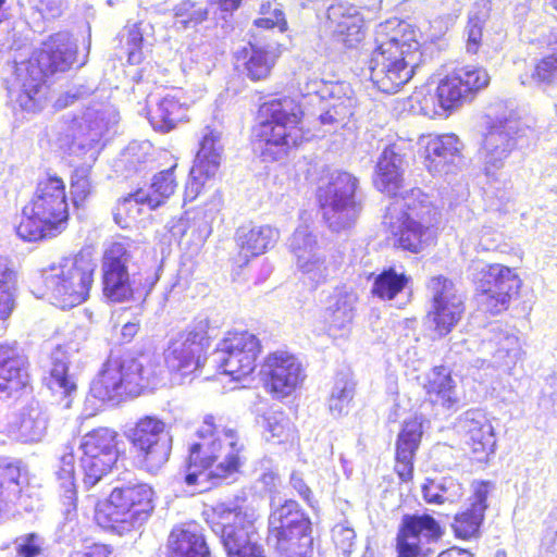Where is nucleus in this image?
Here are the masks:
<instances>
[{
    "instance_id": "1",
    "label": "nucleus",
    "mask_w": 557,
    "mask_h": 557,
    "mask_svg": "<svg viewBox=\"0 0 557 557\" xmlns=\"http://www.w3.org/2000/svg\"><path fill=\"white\" fill-rule=\"evenodd\" d=\"M405 156L397 145L387 146L376 164V188L394 197L383 224L394 237V245L411 252L429 246L436 234L440 212L419 188L403 191Z\"/></svg>"
},
{
    "instance_id": "2",
    "label": "nucleus",
    "mask_w": 557,
    "mask_h": 557,
    "mask_svg": "<svg viewBox=\"0 0 557 557\" xmlns=\"http://www.w3.org/2000/svg\"><path fill=\"white\" fill-rule=\"evenodd\" d=\"M196 436L189 446L184 482L202 493L214 484L211 481L226 479L238 471L244 445L235 430L216 425L213 416L205 418Z\"/></svg>"
},
{
    "instance_id": "3",
    "label": "nucleus",
    "mask_w": 557,
    "mask_h": 557,
    "mask_svg": "<svg viewBox=\"0 0 557 557\" xmlns=\"http://www.w3.org/2000/svg\"><path fill=\"white\" fill-rule=\"evenodd\" d=\"M407 23L397 20L375 28V49L369 61L370 79L382 92L396 94L413 76L420 44Z\"/></svg>"
},
{
    "instance_id": "4",
    "label": "nucleus",
    "mask_w": 557,
    "mask_h": 557,
    "mask_svg": "<svg viewBox=\"0 0 557 557\" xmlns=\"http://www.w3.org/2000/svg\"><path fill=\"white\" fill-rule=\"evenodd\" d=\"M163 368L148 356L109 357L91 382V395L103 401L117 404L125 396L136 397L153 391L163 382Z\"/></svg>"
},
{
    "instance_id": "5",
    "label": "nucleus",
    "mask_w": 557,
    "mask_h": 557,
    "mask_svg": "<svg viewBox=\"0 0 557 557\" xmlns=\"http://www.w3.org/2000/svg\"><path fill=\"white\" fill-rule=\"evenodd\" d=\"M67 218L64 182L59 176H48L38 182L34 197L23 208L16 233L28 242L55 237L65 228Z\"/></svg>"
},
{
    "instance_id": "6",
    "label": "nucleus",
    "mask_w": 557,
    "mask_h": 557,
    "mask_svg": "<svg viewBox=\"0 0 557 557\" xmlns=\"http://www.w3.org/2000/svg\"><path fill=\"white\" fill-rule=\"evenodd\" d=\"M260 115L263 120L255 131V145L264 161L282 159L289 148L306 139V133L298 126L302 111L294 99L269 101L260 108Z\"/></svg>"
},
{
    "instance_id": "7",
    "label": "nucleus",
    "mask_w": 557,
    "mask_h": 557,
    "mask_svg": "<svg viewBox=\"0 0 557 557\" xmlns=\"http://www.w3.org/2000/svg\"><path fill=\"white\" fill-rule=\"evenodd\" d=\"M154 492L135 476L119 480L104 503H97L95 519L104 529L122 534L141 527L151 516Z\"/></svg>"
},
{
    "instance_id": "8",
    "label": "nucleus",
    "mask_w": 557,
    "mask_h": 557,
    "mask_svg": "<svg viewBox=\"0 0 557 557\" xmlns=\"http://www.w3.org/2000/svg\"><path fill=\"white\" fill-rule=\"evenodd\" d=\"M96 268L89 251L61 258L41 271V296L64 310L83 304L89 297Z\"/></svg>"
},
{
    "instance_id": "9",
    "label": "nucleus",
    "mask_w": 557,
    "mask_h": 557,
    "mask_svg": "<svg viewBox=\"0 0 557 557\" xmlns=\"http://www.w3.org/2000/svg\"><path fill=\"white\" fill-rule=\"evenodd\" d=\"M134 246L114 242L104 250L101 263L102 293L111 302L145 299L157 282L158 271L133 272Z\"/></svg>"
},
{
    "instance_id": "10",
    "label": "nucleus",
    "mask_w": 557,
    "mask_h": 557,
    "mask_svg": "<svg viewBox=\"0 0 557 557\" xmlns=\"http://www.w3.org/2000/svg\"><path fill=\"white\" fill-rule=\"evenodd\" d=\"M265 542L275 557H312V523L296 500L271 502Z\"/></svg>"
},
{
    "instance_id": "11",
    "label": "nucleus",
    "mask_w": 557,
    "mask_h": 557,
    "mask_svg": "<svg viewBox=\"0 0 557 557\" xmlns=\"http://www.w3.org/2000/svg\"><path fill=\"white\" fill-rule=\"evenodd\" d=\"M318 199L322 216L332 232L351 228L362 211L359 180L348 172H332L327 183L319 187Z\"/></svg>"
},
{
    "instance_id": "12",
    "label": "nucleus",
    "mask_w": 557,
    "mask_h": 557,
    "mask_svg": "<svg viewBox=\"0 0 557 557\" xmlns=\"http://www.w3.org/2000/svg\"><path fill=\"white\" fill-rule=\"evenodd\" d=\"M213 516L218 521L213 522L212 530L220 536L228 557H265L259 544L255 510L219 504Z\"/></svg>"
},
{
    "instance_id": "13",
    "label": "nucleus",
    "mask_w": 557,
    "mask_h": 557,
    "mask_svg": "<svg viewBox=\"0 0 557 557\" xmlns=\"http://www.w3.org/2000/svg\"><path fill=\"white\" fill-rule=\"evenodd\" d=\"M76 44L67 33H57L35 52L34 61L27 67V75L22 83L18 101L21 107L30 108V102L42 88L45 77L57 72H65L75 61Z\"/></svg>"
},
{
    "instance_id": "14",
    "label": "nucleus",
    "mask_w": 557,
    "mask_h": 557,
    "mask_svg": "<svg viewBox=\"0 0 557 557\" xmlns=\"http://www.w3.org/2000/svg\"><path fill=\"white\" fill-rule=\"evenodd\" d=\"M115 122V114L109 108H88L81 116L64 122L58 137L59 146L70 154L87 156L95 161L102 136Z\"/></svg>"
},
{
    "instance_id": "15",
    "label": "nucleus",
    "mask_w": 557,
    "mask_h": 557,
    "mask_svg": "<svg viewBox=\"0 0 557 557\" xmlns=\"http://www.w3.org/2000/svg\"><path fill=\"white\" fill-rule=\"evenodd\" d=\"M129 441L140 465L149 472H156L169 460L173 436L171 428L154 416L140 418L129 431Z\"/></svg>"
},
{
    "instance_id": "16",
    "label": "nucleus",
    "mask_w": 557,
    "mask_h": 557,
    "mask_svg": "<svg viewBox=\"0 0 557 557\" xmlns=\"http://www.w3.org/2000/svg\"><path fill=\"white\" fill-rule=\"evenodd\" d=\"M260 351L261 344L255 334L232 331L221 339L210 360L221 373L242 380L253 372Z\"/></svg>"
},
{
    "instance_id": "17",
    "label": "nucleus",
    "mask_w": 557,
    "mask_h": 557,
    "mask_svg": "<svg viewBox=\"0 0 557 557\" xmlns=\"http://www.w3.org/2000/svg\"><path fill=\"white\" fill-rule=\"evenodd\" d=\"M79 466L86 488L94 487L117 461V433L109 428H98L82 436Z\"/></svg>"
},
{
    "instance_id": "18",
    "label": "nucleus",
    "mask_w": 557,
    "mask_h": 557,
    "mask_svg": "<svg viewBox=\"0 0 557 557\" xmlns=\"http://www.w3.org/2000/svg\"><path fill=\"white\" fill-rule=\"evenodd\" d=\"M209 321L200 319L190 329L173 337L164 351L166 367L172 372L188 375L198 370L209 347Z\"/></svg>"
},
{
    "instance_id": "19",
    "label": "nucleus",
    "mask_w": 557,
    "mask_h": 557,
    "mask_svg": "<svg viewBox=\"0 0 557 557\" xmlns=\"http://www.w3.org/2000/svg\"><path fill=\"white\" fill-rule=\"evenodd\" d=\"M428 288L432 302L426 320L430 329L438 337H444L460 321L465 311L463 298L457 292L455 284L442 275L432 277Z\"/></svg>"
},
{
    "instance_id": "20",
    "label": "nucleus",
    "mask_w": 557,
    "mask_h": 557,
    "mask_svg": "<svg viewBox=\"0 0 557 557\" xmlns=\"http://www.w3.org/2000/svg\"><path fill=\"white\" fill-rule=\"evenodd\" d=\"M288 247L295 258L296 269L304 280L314 287L326 282L334 272L325 251L319 245L317 235L307 225L295 230L289 238Z\"/></svg>"
},
{
    "instance_id": "21",
    "label": "nucleus",
    "mask_w": 557,
    "mask_h": 557,
    "mask_svg": "<svg viewBox=\"0 0 557 557\" xmlns=\"http://www.w3.org/2000/svg\"><path fill=\"white\" fill-rule=\"evenodd\" d=\"M520 277L508 267L499 263L484 264L478 278L480 306L493 314L506 310L521 287Z\"/></svg>"
},
{
    "instance_id": "22",
    "label": "nucleus",
    "mask_w": 557,
    "mask_h": 557,
    "mask_svg": "<svg viewBox=\"0 0 557 557\" xmlns=\"http://www.w3.org/2000/svg\"><path fill=\"white\" fill-rule=\"evenodd\" d=\"M521 122L512 110L497 115L490 124L484 137L482 161L486 175L502 169L517 145Z\"/></svg>"
},
{
    "instance_id": "23",
    "label": "nucleus",
    "mask_w": 557,
    "mask_h": 557,
    "mask_svg": "<svg viewBox=\"0 0 557 557\" xmlns=\"http://www.w3.org/2000/svg\"><path fill=\"white\" fill-rule=\"evenodd\" d=\"M443 535L440 523L430 515H404L397 533V557H425L431 543Z\"/></svg>"
},
{
    "instance_id": "24",
    "label": "nucleus",
    "mask_w": 557,
    "mask_h": 557,
    "mask_svg": "<svg viewBox=\"0 0 557 557\" xmlns=\"http://www.w3.org/2000/svg\"><path fill=\"white\" fill-rule=\"evenodd\" d=\"M490 83L486 70L474 65L456 67L441 81L436 88V99L444 111H449L472 94L485 88Z\"/></svg>"
},
{
    "instance_id": "25",
    "label": "nucleus",
    "mask_w": 557,
    "mask_h": 557,
    "mask_svg": "<svg viewBox=\"0 0 557 557\" xmlns=\"http://www.w3.org/2000/svg\"><path fill=\"white\" fill-rule=\"evenodd\" d=\"M263 372L269 377L271 392L277 397L290 395L305 379L300 361L286 351L270 355L263 364Z\"/></svg>"
},
{
    "instance_id": "26",
    "label": "nucleus",
    "mask_w": 557,
    "mask_h": 557,
    "mask_svg": "<svg viewBox=\"0 0 557 557\" xmlns=\"http://www.w3.org/2000/svg\"><path fill=\"white\" fill-rule=\"evenodd\" d=\"M462 148L455 134L430 137L425 144L424 165L434 175L453 173L462 164Z\"/></svg>"
},
{
    "instance_id": "27",
    "label": "nucleus",
    "mask_w": 557,
    "mask_h": 557,
    "mask_svg": "<svg viewBox=\"0 0 557 557\" xmlns=\"http://www.w3.org/2000/svg\"><path fill=\"white\" fill-rule=\"evenodd\" d=\"M343 90L341 85L325 84L313 81L306 86L308 96L314 95L320 100L330 97V101L324 107V112L320 114L319 120L322 125H327L331 131H336L345 125L346 121L352 115L354 100L347 96H339Z\"/></svg>"
},
{
    "instance_id": "28",
    "label": "nucleus",
    "mask_w": 557,
    "mask_h": 557,
    "mask_svg": "<svg viewBox=\"0 0 557 557\" xmlns=\"http://www.w3.org/2000/svg\"><path fill=\"white\" fill-rule=\"evenodd\" d=\"M252 37L253 41L239 50L236 58L247 77L257 82L270 75L278 58V50L275 42H261L255 32Z\"/></svg>"
},
{
    "instance_id": "29",
    "label": "nucleus",
    "mask_w": 557,
    "mask_h": 557,
    "mask_svg": "<svg viewBox=\"0 0 557 557\" xmlns=\"http://www.w3.org/2000/svg\"><path fill=\"white\" fill-rule=\"evenodd\" d=\"M493 488L490 482H474L469 506L457 513L451 524L457 537L471 539L478 535L487 508V497Z\"/></svg>"
},
{
    "instance_id": "30",
    "label": "nucleus",
    "mask_w": 557,
    "mask_h": 557,
    "mask_svg": "<svg viewBox=\"0 0 557 557\" xmlns=\"http://www.w3.org/2000/svg\"><path fill=\"white\" fill-rule=\"evenodd\" d=\"M490 335L481 343V351L491 355V359H482L492 367L510 370L521 357L519 338L502 327H493Z\"/></svg>"
},
{
    "instance_id": "31",
    "label": "nucleus",
    "mask_w": 557,
    "mask_h": 557,
    "mask_svg": "<svg viewBox=\"0 0 557 557\" xmlns=\"http://www.w3.org/2000/svg\"><path fill=\"white\" fill-rule=\"evenodd\" d=\"M27 359L16 346L0 344V393L13 396L27 386Z\"/></svg>"
},
{
    "instance_id": "32",
    "label": "nucleus",
    "mask_w": 557,
    "mask_h": 557,
    "mask_svg": "<svg viewBox=\"0 0 557 557\" xmlns=\"http://www.w3.org/2000/svg\"><path fill=\"white\" fill-rule=\"evenodd\" d=\"M460 429L467 436V444L480 461L494 451L496 440L494 429L480 410H468L460 419Z\"/></svg>"
},
{
    "instance_id": "33",
    "label": "nucleus",
    "mask_w": 557,
    "mask_h": 557,
    "mask_svg": "<svg viewBox=\"0 0 557 557\" xmlns=\"http://www.w3.org/2000/svg\"><path fill=\"white\" fill-rule=\"evenodd\" d=\"M327 24L334 37L349 48L363 38V18L352 5L332 4L327 9Z\"/></svg>"
},
{
    "instance_id": "34",
    "label": "nucleus",
    "mask_w": 557,
    "mask_h": 557,
    "mask_svg": "<svg viewBox=\"0 0 557 557\" xmlns=\"http://www.w3.org/2000/svg\"><path fill=\"white\" fill-rule=\"evenodd\" d=\"M74 351H78V348L71 344L57 346L51 352L49 375L44 379L49 389L64 396L65 408H70L71 396L76 392V383L69 375L70 359Z\"/></svg>"
},
{
    "instance_id": "35",
    "label": "nucleus",
    "mask_w": 557,
    "mask_h": 557,
    "mask_svg": "<svg viewBox=\"0 0 557 557\" xmlns=\"http://www.w3.org/2000/svg\"><path fill=\"white\" fill-rule=\"evenodd\" d=\"M168 557H210L202 529L197 523L175 527L168 539Z\"/></svg>"
},
{
    "instance_id": "36",
    "label": "nucleus",
    "mask_w": 557,
    "mask_h": 557,
    "mask_svg": "<svg viewBox=\"0 0 557 557\" xmlns=\"http://www.w3.org/2000/svg\"><path fill=\"white\" fill-rule=\"evenodd\" d=\"M280 238L278 230L271 225H243L237 228L235 240L239 255L248 261L274 247Z\"/></svg>"
},
{
    "instance_id": "37",
    "label": "nucleus",
    "mask_w": 557,
    "mask_h": 557,
    "mask_svg": "<svg viewBox=\"0 0 557 557\" xmlns=\"http://www.w3.org/2000/svg\"><path fill=\"white\" fill-rule=\"evenodd\" d=\"M223 151L222 133L211 126L205 127L200 147L193 165L194 176H199L200 174L215 175L221 165Z\"/></svg>"
},
{
    "instance_id": "38",
    "label": "nucleus",
    "mask_w": 557,
    "mask_h": 557,
    "mask_svg": "<svg viewBox=\"0 0 557 557\" xmlns=\"http://www.w3.org/2000/svg\"><path fill=\"white\" fill-rule=\"evenodd\" d=\"M423 388L432 404L449 409L459 401L456 381L444 366L434 367L426 373Z\"/></svg>"
},
{
    "instance_id": "39",
    "label": "nucleus",
    "mask_w": 557,
    "mask_h": 557,
    "mask_svg": "<svg viewBox=\"0 0 557 557\" xmlns=\"http://www.w3.org/2000/svg\"><path fill=\"white\" fill-rule=\"evenodd\" d=\"M357 295L345 287L337 288L330 297L324 319L330 332L347 331L352 323Z\"/></svg>"
},
{
    "instance_id": "40",
    "label": "nucleus",
    "mask_w": 557,
    "mask_h": 557,
    "mask_svg": "<svg viewBox=\"0 0 557 557\" xmlns=\"http://www.w3.org/2000/svg\"><path fill=\"white\" fill-rule=\"evenodd\" d=\"M47 426L48 418L37 401L25 406L12 423L16 438L24 443L41 441Z\"/></svg>"
},
{
    "instance_id": "41",
    "label": "nucleus",
    "mask_w": 557,
    "mask_h": 557,
    "mask_svg": "<svg viewBox=\"0 0 557 557\" xmlns=\"http://www.w3.org/2000/svg\"><path fill=\"white\" fill-rule=\"evenodd\" d=\"M175 169L176 165L156 173L147 189H137V197L141 201H147V207L150 210L163 206L175 194L178 186Z\"/></svg>"
},
{
    "instance_id": "42",
    "label": "nucleus",
    "mask_w": 557,
    "mask_h": 557,
    "mask_svg": "<svg viewBox=\"0 0 557 557\" xmlns=\"http://www.w3.org/2000/svg\"><path fill=\"white\" fill-rule=\"evenodd\" d=\"M75 458L72 447H65L59 460V467L55 471L57 482L60 490V498L67 516L76 510L77 492L75 484Z\"/></svg>"
},
{
    "instance_id": "43",
    "label": "nucleus",
    "mask_w": 557,
    "mask_h": 557,
    "mask_svg": "<svg viewBox=\"0 0 557 557\" xmlns=\"http://www.w3.org/2000/svg\"><path fill=\"white\" fill-rule=\"evenodd\" d=\"M186 111L187 108L176 96L168 94L156 101L149 112V121L154 129L169 132L186 119Z\"/></svg>"
},
{
    "instance_id": "44",
    "label": "nucleus",
    "mask_w": 557,
    "mask_h": 557,
    "mask_svg": "<svg viewBox=\"0 0 557 557\" xmlns=\"http://www.w3.org/2000/svg\"><path fill=\"white\" fill-rule=\"evenodd\" d=\"M423 499L429 504H453L463 495L462 484L455 478L426 479L421 487Z\"/></svg>"
},
{
    "instance_id": "45",
    "label": "nucleus",
    "mask_w": 557,
    "mask_h": 557,
    "mask_svg": "<svg viewBox=\"0 0 557 557\" xmlns=\"http://www.w3.org/2000/svg\"><path fill=\"white\" fill-rule=\"evenodd\" d=\"M356 383L349 372H338L330 389L327 406L333 417L348 413L355 397Z\"/></svg>"
},
{
    "instance_id": "46",
    "label": "nucleus",
    "mask_w": 557,
    "mask_h": 557,
    "mask_svg": "<svg viewBox=\"0 0 557 557\" xmlns=\"http://www.w3.org/2000/svg\"><path fill=\"white\" fill-rule=\"evenodd\" d=\"M409 282L405 272L389 267L374 276L371 293L382 300H392L404 290Z\"/></svg>"
},
{
    "instance_id": "47",
    "label": "nucleus",
    "mask_w": 557,
    "mask_h": 557,
    "mask_svg": "<svg viewBox=\"0 0 557 557\" xmlns=\"http://www.w3.org/2000/svg\"><path fill=\"white\" fill-rule=\"evenodd\" d=\"M547 45L552 47L553 52L543 57L531 74L532 82L539 87L557 84V28L549 33Z\"/></svg>"
},
{
    "instance_id": "48",
    "label": "nucleus",
    "mask_w": 557,
    "mask_h": 557,
    "mask_svg": "<svg viewBox=\"0 0 557 557\" xmlns=\"http://www.w3.org/2000/svg\"><path fill=\"white\" fill-rule=\"evenodd\" d=\"M174 24L182 29L194 28L209 15L208 7L193 0H181L172 8Z\"/></svg>"
},
{
    "instance_id": "49",
    "label": "nucleus",
    "mask_w": 557,
    "mask_h": 557,
    "mask_svg": "<svg viewBox=\"0 0 557 557\" xmlns=\"http://www.w3.org/2000/svg\"><path fill=\"white\" fill-rule=\"evenodd\" d=\"M152 146L149 141H133L122 152L119 165L124 168L125 176L140 173L151 161Z\"/></svg>"
},
{
    "instance_id": "50",
    "label": "nucleus",
    "mask_w": 557,
    "mask_h": 557,
    "mask_svg": "<svg viewBox=\"0 0 557 557\" xmlns=\"http://www.w3.org/2000/svg\"><path fill=\"white\" fill-rule=\"evenodd\" d=\"M165 227L174 240L183 239L190 231V239L195 244L203 243L211 232L209 225L203 220L190 222L185 216L172 219Z\"/></svg>"
},
{
    "instance_id": "51",
    "label": "nucleus",
    "mask_w": 557,
    "mask_h": 557,
    "mask_svg": "<svg viewBox=\"0 0 557 557\" xmlns=\"http://www.w3.org/2000/svg\"><path fill=\"white\" fill-rule=\"evenodd\" d=\"M16 273L9 260L0 256V318L8 317L14 307Z\"/></svg>"
},
{
    "instance_id": "52",
    "label": "nucleus",
    "mask_w": 557,
    "mask_h": 557,
    "mask_svg": "<svg viewBox=\"0 0 557 557\" xmlns=\"http://www.w3.org/2000/svg\"><path fill=\"white\" fill-rule=\"evenodd\" d=\"M423 418L414 416L404 421L396 442V450L403 451L404 457L408 454L416 455L423 434Z\"/></svg>"
},
{
    "instance_id": "53",
    "label": "nucleus",
    "mask_w": 557,
    "mask_h": 557,
    "mask_svg": "<svg viewBox=\"0 0 557 557\" xmlns=\"http://www.w3.org/2000/svg\"><path fill=\"white\" fill-rule=\"evenodd\" d=\"M260 17L255 20V30L259 29H274L278 33H283L287 28V22L285 20L283 11L270 2L261 3L259 9Z\"/></svg>"
},
{
    "instance_id": "54",
    "label": "nucleus",
    "mask_w": 557,
    "mask_h": 557,
    "mask_svg": "<svg viewBox=\"0 0 557 557\" xmlns=\"http://www.w3.org/2000/svg\"><path fill=\"white\" fill-rule=\"evenodd\" d=\"M121 42L127 53L128 62L139 64L144 59V37L139 25L134 24L124 29L121 35Z\"/></svg>"
},
{
    "instance_id": "55",
    "label": "nucleus",
    "mask_w": 557,
    "mask_h": 557,
    "mask_svg": "<svg viewBox=\"0 0 557 557\" xmlns=\"http://www.w3.org/2000/svg\"><path fill=\"white\" fill-rule=\"evenodd\" d=\"M146 205L147 201L139 200L137 190L129 193L120 199L114 210V221L122 227L128 226V220H135L140 214L139 206Z\"/></svg>"
},
{
    "instance_id": "56",
    "label": "nucleus",
    "mask_w": 557,
    "mask_h": 557,
    "mask_svg": "<svg viewBox=\"0 0 557 557\" xmlns=\"http://www.w3.org/2000/svg\"><path fill=\"white\" fill-rule=\"evenodd\" d=\"M45 539L38 533H26L14 541L16 557H42Z\"/></svg>"
},
{
    "instance_id": "57",
    "label": "nucleus",
    "mask_w": 557,
    "mask_h": 557,
    "mask_svg": "<svg viewBox=\"0 0 557 557\" xmlns=\"http://www.w3.org/2000/svg\"><path fill=\"white\" fill-rule=\"evenodd\" d=\"M486 21V14L485 13H479V12H471L469 15L468 24L466 27V34H467V45L466 49L468 53H476L481 40H482V33L483 27Z\"/></svg>"
},
{
    "instance_id": "58",
    "label": "nucleus",
    "mask_w": 557,
    "mask_h": 557,
    "mask_svg": "<svg viewBox=\"0 0 557 557\" xmlns=\"http://www.w3.org/2000/svg\"><path fill=\"white\" fill-rule=\"evenodd\" d=\"M264 429L280 442L288 438L292 431L289 419L281 411H273L264 418Z\"/></svg>"
},
{
    "instance_id": "59",
    "label": "nucleus",
    "mask_w": 557,
    "mask_h": 557,
    "mask_svg": "<svg viewBox=\"0 0 557 557\" xmlns=\"http://www.w3.org/2000/svg\"><path fill=\"white\" fill-rule=\"evenodd\" d=\"M333 541L344 555L350 554L356 540V532L346 524H336L332 530Z\"/></svg>"
},
{
    "instance_id": "60",
    "label": "nucleus",
    "mask_w": 557,
    "mask_h": 557,
    "mask_svg": "<svg viewBox=\"0 0 557 557\" xmlns=\"http://www.w3.org/2000/svg\"><path fill=\"white\" fill-rule=\"evenodd\" d=\"M90 181L87 170H76L72 176L71 193L75 203L83 201L90 193Z\"/></svg>"
},
{
    "instance_id": "61",
    "label": "nucleus",
    "mask_w": 557,
    "mask_h": 557,
    "mask_svg": "<svg viewBox=\"0 0 557 557\" xmlns=\"http://www.w3.org/2000/svg\"><path fill=\"white\" fill-rule=\"evenodd\" d=\"M416 455L408 454L404 457L403 451L396 450V466L395 469L403 481H408L412 478L413 459Z\"/></svg>"
},
{
    "instance_id": "62",
    "label": "nucleus",
    "mask_w": 557,
    "mask_h": 557,
    "mask_svg": "<svg viewBox=\"0 0 557 557\" xmlns=\"http://www.w3.org/2000/svg\"><path fill=\"white\" fill-rule=\"evenodd\" d=\"M215 175H207V174H200L199 176H194L193 169L189 173V180L186 184L185 188V200H194L201 191V188L203 187L205 181L209 180L211 177H214Z\"/></svg>"
},
{
    "instance_id": "63",
    "label": "nucleus",
    "mask_w": 557,
    "mask_h": 557,
    "mask_svg": "<svg viewBox=\"0 0 557 557\" xmlns=\"http://www.w3.org/2000/svg\"><path fill=\"white\" fill-rule=\"evenodd\" d=\"M290 485L305 502L311 503L312 492L299 472L294 471L290 474Z\"/></svg>"
},
{
    "instance_id": "64",
    "label": "nucleus",
    "mask_w": 557,
    "mask_h": 557,
    "mask_svg": "<svg viewBox=\"0 0 557 557\" xmlns=\"http://www.w3.org/2000/svg\"><path fill=\"white\" fill-rule=\"evenodd\" d=\"M111 549L107 545L94 544L84 550H74L70 557H109Z\"/></svg>"
}]
</instances>
